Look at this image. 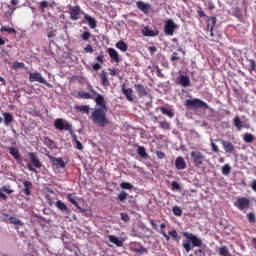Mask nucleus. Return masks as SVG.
<instances>
[{
  "mask_svg": "<svg viewBox=\"0 0 256 256\" xmlns=\"http://www.w3.org/2000/svg\"><path fill=\"white\" fill-rule=\"evenodd\" d=\"M88 91H79L78 99H94L96 105L100 108L92 110L90 119L98 125V127H105L109 125V118H107V104L105 103V97L95 91L93 85H88Z\"/></svg>",
  "mask_w": 256,
  "mask_h": 256,
  "instance_id": "1",
  "label": "nucleus"
},
{
  "mask_svg": "<svg viewBox=\"0 0 256 256\" xmlns=\"http://www.w3.org/2000/svg\"><path fill=\"white\" fill-rule=\"evenodd\" d=\"M182 235L183 237H186L188 240L182 243V247L183 249H185L186 253H189V251H193L194 247L203 246V240H201V238L197 237L195 234L183 232Z\"/></svg>",
  "mask_w": 256,
  "mask_h": 256,
  "instance_id": "2",
  "label": "nucleus"
},
{
  "mask_svg": "<svg viewBox=\"0 0 256 256\" xmlns=\"http://www.w3.org/2000/svg\"><path fill=\"white\" fill-rule=\"evenodd\" d=\"M184 106L187 111H197L198 109H209V104H207V102L199 98L185 100Z\"/></svg>",
  "mask_w": 256,
  "mask_h": 256,
  "instance_id": "3",
  "label": "nucleus"
},
{
  "mask_svg": "<svg viewBox=\"0 0 256 256\" xmlns=\"http://www.w3.org/2000/svg\"><path fill=\"white\" fill-rule=\"evenodd\" d=\"M28 157L31 164H27V169H29L32 173H37L36 169H41V167H43V163H41L39 156H37L35 152H29Z\"/></svg>",
  "mask_w": 256,
  "mask_h": 256,
  "instance_id": "4",
  "label": "nucleus"
},
{
  "mask_svg": "<svg viewBox=\"0 0 256 256\" xmlns=\"http://www.w3.org/2000/svg\"><path fill=\"white\" fill-rule=\"evenodd\" d=\"M190 156L196 167H201V165H203V162L207 160L204 154L201 153V151L199 150H193L190 153Z\"/></svg>",
  "mask_w": 256,
  "mask_h": 256,
  "instance_id": "5",
  "label": "nucleus"
},
{
  "mask_svg": "<svg viewBox=\"0 0 256 256\" xmlns=\"http://www.w3.org/2000/svg\"><path fill=\"white\" fill-rule=\"evenodd\" d=\"M234 207H237L239 211H245V209L251 207V200L245 197H237L234 202Z\"/></svg>",
  "mask_w": 256,
  "mask_h": 256,
  "instance_id": "6",
  "label": "nucleus"
},
{
  "mask_svg": "<svg viewBox=\"0 0 256 256\" xmlns=\"http://www.w3.org/2000/svg\"><path fill=\"white\" fill-rule=\"evenodd\" d=\"M54 127L58 131H72V126L69 122L63 120V118H57L54 121Z\"/></svg>",
  "mask_w": 256,
  "mask_h": 256,
  "instance_id": "7",
  "label": "nucleus"
},
{
  "mask_svg": "<svg viewBox=\"0 0 256 256\" xmlns=\"http://www.w3.org/2000/svg\"><path fill=\"white\" fill-rule=\"evenodd\" d=\"M29 81L30 83H35L36 81L37 83H42L43 85H46V87H51V84L47 82V80H45V78H43V76L39 72H34V73L30 72Z\"/></svg>",
  "mask_w": 256,
  "mask_h": 256,
  "instance_id": "8",
  "label": "nucleus"
},
{
  "mask_svg": "<svg viewBox=\"0 0 256 256\" xmlns=\"http://www.w3.org/2000/svg\"><path fill=\"white\" fill-rule=\"evenodd\" d=\"M69 15L71 21H78V19H81V15H83V10H81V7L79 6H70L69 7Z\"/></svg>",
  "mask_w": 256,
  "mask_h": 256,
  "instance_id": "9",
  "label": "nucleus"
},
{
  "mask_svg": "<svg viewBox=\"0 0 256 256\" xmlns=\"http://www.w3.org/2000/svg\"><path fill=\"white\" fill-rule=\"evenodd\" d=\"M134 89L138 93L139 97H148L149 94L151 93V89L143 86L142 84H135Z\"/></svg>",
  "mask_w": 256,
  "mask_h": 256,
  "instance_id": "10",
  "label": "nucleus"
},
{
  "mask_svg": "<svg viewBox=\"0 0 256 256\" xmlns=\"http://www.w3.org/2000/svg\"><path fill=\"white\" fill-rule=\"evenodd\" d=\"M175 29H177L175 22H173L172 19L166 20L164 27L165 35H173V33H175Z\"/></svg>",
  "mask_w": 256,
  "mask_h": 256,
  "instance_id": "11",
  "label": "nucleus"
},
{
  "mask_svg": "<svg viewBox=\"0 0 256 256\" xmlns=\"http://www.w3.org/2000/svg\"><path fill=\"white\" fill-rule=\"evenodd\" d=\"M122 93L125 95L127 101L133 102L135 98H133V88H127L125 84L122 85Z\"/></svg>",
  "mask_w": 256,
  "mask_h": 256,
  "instance_id": "12",
  "label": "nucleus"
},
{
  "mask_svg": "<svg viewBox=\"0 0 256 256\" xmlns=\"http://www.w3.org/2000/svg\"><path fill=\"white\" fill-rule=\"evenodd\" d=\"M143 37H157L159 35V30H151L149 27H144L141 31Z\"/></svg>",
  "mask_w": 256,
  "mask_h": 256,
  "instance_id": "13",
  "label": "nucleus"
},
{
  "mask_svg": "<svg viewBox=\"0 0 256 256\" xmlns=\"http://www.w3.org/2000/svg\"><path fill=\"white\" fill-rule=\"evenodd\" d=\"M175 167L176 169L183 171V169H187V162H185L183 157L178 156L175 160Z\"/></svg>",
  "mask_w": 256,
  "mask_h": 256,
  "instance_id": "14",
  "label": "nucleus"
},
{
  "mask_svg": "<svg viewBox=\"0 0 256 256\" xmlns=\"http://www.w3.org/2000/svg\"><path fill=\"white\" fill-rule=\"evenodd\" d=\"M55 205L57 209H59V211H62V213H66V215H71V210L67 207L65 203H63V201L57 200Z\"/></svg>",
  "mask_w": 256,
  "mask_h": 256,
  "instance_id": "15",
  "label": "nucleus"
},
{
  "mask_svg": "<svg viewBox=\"0 0 256 256\" xmlns=\"http://www.w3.org/2000/svg\"><path fill=\"white\" fill-rule=\"evenodd\" d=\"M221 144H222V147H223L225 153H230L231 154L235 151V146L230 141L222 140Z\"/></svg>",
  "mask_w": 256,
  "mask_h": 256,
  "instance_id": "16",
  "label": "nucleus"
},
{
  "mask_svg": "<svg viewBox=\"0 0 256 256\" xmlns=\"http://www.w3.org/2000/svg\"><path fill=\"white\" fill-rule=\"evenodd\" d=\"M132 250L135 253H140L141 255H143V253H147V248L143 247V245L140 242H134Z\"/></svg>",
  "mask_w": 256,
  "mask_h": 256,
  "instance_id": "17",
  "label": "nucleus"
},
{
  "mask_svg": "<svg viewBox=\"0 0 256 256\" xmlns=\"http://www.w3.org/2000/svg\"><path fill=\"white\" fill-rule=\"evenodd\" d=\"M136 5H137V8L142 11V13H149V9H151V5L150 4H147L143 1H138L136 2Z\"/></svg>",
  "mask_w": 256,
  "mask_h": 256,
  "instance_id": "18",
  "label": "nucleus"
},
{
  "mask_svg": "<svg viewBox=\"0 0 256 256\" xmlns=\"http://www.w3.org/2000/svg\"><path fill=\"white\" fill-rule=\"evenodd\" d=\"M51 163L55 165V167H60V169H65L66 164L63 161V158L50 157Z\"/></svg>",
  "mask_w": 256,
  "mask_h": 256,
  "instance_id": "19",
  "label": "nucleus"
},
{
  "mask_svg": "<svg viewBox=\"0 0 256 256\" xmlns=\"http://www.w3.org/2000/svg\"><path fill=\"white\" fill-rule=\"evenodd\" d=\"M178 82L180 85H182V87H189V85H191V79L189 78V76L185 75H180L178 77Z\"/></svg>",
  "mask_w": 256,
  "mask_h": 256,
  "instance_id": "20",
  "label": "nucleus"
},
{
  "mask_svg": "<svg viewBox=\"0 0 256 256\" xmlns=\"http://www.w3.org/2000/svg\"><path fill=\"white\" fill-rule=\"evenodd\" d=\"M233 123L238 131H241V129H244L245 127H247L245 123L241 121V118L239 117V115H236L234 117Z\"/></svg>",
  "mask_w": 256,
  "mask_h": 256,
  "instance_id": "21",
  "label": "nucleus"
},
{
  "mask_svg": "<svg viewBox=\"0 0 256 256\" xmlns=\"http://www.w3.org/2000/svg\"><path fill=\"white\" fill-rule=\"evenodd\" d=\"M84 19L87 21L90 29H96L97 28V20L95 18L91 17L88 14H84Z\"/></svg>",
  "mask_w": 256,
  "mask_h": 256,
  "instance_id": "22",
  "label": "nucleus"
},
{
  "mask_svg": "<svg viewBox=\"0 0 256 256\" xmlns=\"http://www.w3.org/2000/svg\"><path fill=\"white\" fill-rule=\"evenodd\" d=\"M108 55L112 61L119 63V53L117 50H115V48H108Z\"/></svg>",
  "mask_w": 256,
  "mask_h": 256,
  "instance_id": "23",
  "label": "nucleus"
},
{
  "mask_svg": "<svg viewBox=\"0 0 256 256\" xmlns=\"http://www.w3.org/2000/svg\"><path fill=\"white\" fill-rule=\"evenodd\" d=\"M3 117H4V125L6 127H9V125H11V123H13V121H15V118L9 112H4Z\"/></svg>",
  "mask_w": 256,
  "mask_h": 256,
  "instance_id": "24",
  "label": "nucleus"
},
{
  "mask_svg": "<svg viewBox=\"0 0 256 256\" xmlns=\"http://www.w3.org/2000/svg\"><path fill=\"white\" fill-rule=\"evenodd\" d=\"M23 185H24V194L27 197H29V195H31V189H33V182L24 180Z\"/></svg>",
  "mask_w": 256,
  "mask_h": 256,
  "instance_id": "25",
  "label": "nucleus"
},
{
  "mask_svg": "<svg viewBox=\"0 0 256 256\" xmlns=\"http://www.w3.org/2000/svg\"><path fill=\"white\" fill-rule=\"evenodd\" d=\"M100 79H101V85L103 87H109V85H111V82H109V78L107 77V72H105V70H103L100 73Z\"/></svg>",
  "mask_w": 256,
  "mask_h": 256,
  "instance_id": "26",
  "label": "nucleus"
},
{
  "mask_svg": "<svg viewBox=\"0 0 256 256\" xmlns=\"http://www.w3.org/2000/svg\"><path fill=\"white\" fill-rule=\"evenodd\" d=\"M206 23L207 29H211V31H213V29H215V25H217V17H207Z\"/></svg>",
  "mask_w": 256,
  "mask_h": 256,
  "instance_id": "27",
  "label": "nucleus"
},
{
  "mask_svg": "<svg viewBox=\"0 0 256 256\" xmlns=\"http://www.w3.org/2000/svg\"><path fill=\"white\" fill-rule=\"evenodd\" d=\"M108 239L110 243H113L116 247H123V242L117 236L109 235Z\"/></svg>",
  "mask_w": 256,
  "mask_h": 256,
  "instance_id": "28",
  "label": "nucleus"
},
{
  "mask_svg": "<svg viewBox=\"0 0 256 256\" xmlns=\"http://www.w3.org/2000/svg\"><path fill=\"white\" fill-rule=\"evenodd\" d=\"M116 49H119V51H122V53H125V51H127V49H129V45H127V43H125V41L120 40L116 43L115 45Z\"/></svg>",
  "mask_w": 256,
  "mask_h": 256,
  "instance_id": "29",
  "label": "nucleus"
},
{
  "mask_svg": "<svg viewBox=\"0 0 256 256\" xmlns=\"http://www.w3.org/2000/svg\"><path fill=\"white\" fill-rule=\"evenodd\" d=\"M9 153L10 155H12V157H14V159H16V161H21V154L19 153V149L15 147H10Z\"/></svg>",
  "mask_w": 256,
  "mask_h": 256,
  "instance_id": "30",
  "label": "nucleus"
},
{
  "mask_svg": "<svg viewBox=\"0 0 256 256\" xmlns=\"http://www.w3.org/2000/svg\"><path fill=\"white\" fill-rule=\"evenodd\" d=\"M232 15H234L236 19H239V21H243V12L241 11V8L239 7L232 8Z\"/></svg>",
  "mask_w": 256,
  "mask_h": 256,
  "instance_id": "31",
  "label": "nucleus"
},
{
  "mask_svg": "<svg viewBox=\"0 0 256 256\" xmlns=\"http://www.w3.org/2000/svg\"><path fill=\"white\" fill-rule=\"evenodd\" d=\"M162 115H167V117H169L170 119H173L175 117V113H173V110L171 109H167L166 107H160L159 108Z\"/></svg>",
  "mask_w": 256,
  "mask_h": 256,
  "instance_id": "32",
  "label": "nucleus"
},
{
  "mask_svg": "<svg viewBox=\"0 0 256 256\" xmlns=\"http://www.w3.org/2000/svg\"><path fill=\"white\" fill-rule=\"evenodd\" d=\"M67 199H68V201H69L72 205H74L75 207H77V209H81V207L79 206V202H77V200H75V199H76L75 193H70V194H68Z\"/></svg>",
  "mask_w": 256,
  "mask_h": 256,
  "instance_id": "33",
  "label": "nucleus"
},
{
  "mask_svg": "<svg viewBox=\"0 0 256 256\" xmlns=\"http://www.w3.org/2000/svg\"><path fill=\"white\" fill-rule=\"evenodd\" d=\"M82 41H89L91 39V32L89 31V28L84 27V32L81 34Z\"/></svg>",
  "mask_w": 256,
  "mask_h": 256,
  "instance_id": "34",
  "label": "nucleus"
},
{
  "mask_svg": "<svg viewBox=\"0 0 256 256\" xmlns=\"http://www.w3.org/2000/svg\"><path fill=\"white\" fill-rule=\"evenodd\" d=\"M72 141L76 143V149H78V151H83V144L81 143V141H79V139H77V135H72Z\"/></svg>",
  "mask_w": 256,
  "mask_h": 256,
  "instance_id": "35",
  "label": "nucleus"
},
{
  "mask_svg": "<svg viewBox=\"0 0 256 256\" xmlns=\"http://www.w3.org/2000/svg\"><path fill=\"white\" fill-rule=\"evenodd\" d=\"M168 235H171L172 239L176 241V243H179L181 241V236L177 233V230H172L168 232Z\"/></svg>",
  "mask_w": 256,
  "mask_h": 256,
  "instance_id": "36",
  "label": "nucleus"
},
{
  "mask_svg": "<svg viewBox=\"0 0 256 256\" xmlns=\"http://www.w3.org/2000/svg\"><path fill=\"white\" fill-rule=\"evenodd\" d=\"M219 255H221V256H231V253H229V248H227V246H221L219 248Z\"/></svg>",
  "mask_w": 256,
  "mask_h": 256,
  "instance_id": "37",
  "label": "nucleus"
},
{
  "mask_svg": "<svg viewBox=\"0 0 256 256\" xmlns=\"http://www.w3.org/2000/svg\"><path fill=\"white\" fill-rule=\"evenodd\" d=\"M243 139H244L245 143H253L255 136H253V134H251V133H245L243 135Z\"/></svg>",
  "mask_w": 256,
  "mask_h": 256,
  "instance_id": "38",
  "label": "nucleus"
},
{
  "mask_svg": "<svg viewBox=\"0 0 256 256\" xmlns=\"http://www.w3.org/2000/svg\"><path fill=\"white\" fill-rule=\"evenodd\" d=\"M13 71H17L18 69H25V63L15 61L12 65Z\"/></svg>",
  "mask_w": 256,
  "mask_h": 256,
  "instance_id": "39",
  "label": "nucleus"
},
{
  "mask_svg": "<svg viewBox=\"0 0 256 256\" xmlns=\"http://www.w3.org/2000/svg\"><path fill=\"white\" fill-rule=\"evenodd\" d=\"M75 109L77 111H82V113H87V114H89V111H91V108L89 107V105L76 106Z\"/></svg>",
  "mask_w": 256,
  "mask_h": 256,
  "instance_id": "40",
  "label": "nucleus"
},
{
  "mask_svg": "<svg viewBox=\"0 0 256 256\" xmlns=\"http://www.w3.org/2000/svg\"><path fill=\"white\" fill-rule=\"evenodd\" d=\"M172 213L176 216V217H181L183 215V210H181V207L179 206H174L172 208Z\"/></svg>",
  "mask_w": 256,
  "mask_h": 256,
  "instance_id": "41",
  "label": "nucleus"
},
{
  "mask_svg": "<svg viewBox=\"0 0 256 256\" xmlns=\"http://www.w3.org/2000/svg\"><path fill=\"white\" fill-rule=\"evenodd\" d=\"M0 31H1L2 33H3V31H4V32L10 33V34H12V35H17V30H16L15 28H7V27H5V26H2L1 29H0Z\"/></svg>",
  "mask_w": 256,
  "mask_h": 256,
  "instance_id": "42",
  "label": "nucleus"
},
{
  "mask_svg": "<svg viewBox=\"0 0 256 256\" xmlns=\"http://www.w3.org/2000/svg\"><path fill=\"white\" fill-rule=\"evenodd\" d=\"M137 153L140 157H147V151L145 150V147L139 146L137 149Z\"/></svg>",
  "mask_w": 256,
  "mask_h": 256,
  "instance_id": "43",
  "label": "nucleus"
},
{
  "mask_svg": "<svg viewBox=\"0 0 256 256\" xmlns=\"http://www.w3.org/2000/svg\"><path fill=\"white\" fill-rule=\"evenodd\" d=\"M248 63H249V69H248V71H249L250 73H253V71L256 70V63H255V60L249 59V60H248Z\"/></svg>",
  "mask_w": 256,
  "mask_h": 256,
  "instance_id": "44",
  "label": "nucleus"
},
{
  "mask_svg": "<svg viewBox=\"0 0 256 256\" xmlns=\"http://www.w3.org/2000/svg\"><path fill=\"white\" fill-rule=\"evenodd\" d=\"M159 127L161 129H165L166 131H169L171 129V125L167 121L159 122Z\"/></svg>",
  "mask_w": 256,
  "mask_h": 256,
  "instance_id": "45",
  "label": "nucleus"
},
{
  "mask_svg": "<svg viewBox=\"0 0 256 256\" xmlns=\"http://www.w3.org/2000/svg\"><path fill=\"white\" fill-rule=\"evenodd\" d=\"M160 229H161V234L163 235V237L166 239V241H171V237H169V235H167V232H165L163 229H165V223H162L160 225Z\"/></svg>",
  "mask_w": 256,
  "mask_h": 256,
  "instance_id": "46",
  "label": "nucleus"
},
{
  "mask_svg": "<svg viewBox=\"0 0 256 256\" xmlns=\"http://www.w3.org/2000/svg\"><path fill=\"white\" fill-rule=\"evenodd\" d=\"M231 173V166L229 164H225L222 167V175H229Z\"/></svg>",
  "mask_w": 256,
  "mask_h": 256,
  "instance_id": "47",
  "label": "nucleus"
},
{
  "mask_svg": "<svg viewBox=\"0 0 256 256\" xmlns=\"http://www.w3.org/2000/svg\"><path fill=\"white\" fill-rule=\"evenodd\" d=\"M204 5L207 7L208 11H213V9H215V4L211 0L206 1Z\"/></svg>",
  "mask_w": 256,
  "mask_h": 256,
  "instance_id": "48",
  "label": "nucleus"
},
{
  "mask_svg": "<svg viewBox=\"0 0 256 256\" xmlns=\"http://www.w3.org/2000/svg\"><path fill=\"white\" fill-rule=\"evenodd\" d=\"M10 223H12V225H21V220H19V218L15 217V216H11L9 218Z\"/></svg>",
  "mask_w": 256,
  "mask_h": 256,
  "instance_id": "49",
  "label": "nucleus"
},
{
  "mask_svg": "<svg viewBox=\"0 0 256 256\" xmlns=\"http://www.w3.org/2000/svg\"><path fill=\"white\" fill-rule=\"evenodd\" d=\"M121 220L124 221V223H129V221L131 220V218L129 217V214L122 212L120 214Z\"/></svg>",
  "mask_w": 256,
  "mask_h": 256,
  "instance_id": "50",
  "label": "nucleus"
},
{
  "mask_svg": "<svg viewBox=\"0 0 256 256\" xmlns=\"http://www.w3.org/2000/svg\"><path fill=\"white\" fill-rule=\"evenodd\" d=\"M129 196V194H127V192L122 191L118 194V199L119 201H125L127 199V197Z\"/></svg>",
  "mask_w": 256,
  "mask_h": 256,
  "instance_id": "51",
  "label": "nucleus"
},
{
  "mask_svg": "<svg viewBox=\"0 0 256 256\" xmlns=\"http://www.w3.org/2000/svg\"><path fill=\"white\" fill-rule=\"evenodd\" d=\"M121 189H133V184L129 182H122L120 184Z\"/></svg>",
  "mask_w": 256,
  "mask_h": 256,
  "instance_id": "52",
  "label": "nucleus"
},
{
  "mask_svg": "<svg viewBox=\"0 0 256 256\" xmlns=\"http://www.w3.org/2000/svg\"><path fill=\"white\" fill-rule=\"evenodd\" d=\"M247 219L251 223H256V217H255V214L253 212H250V213L247 214Z\"/></svg>",
  "mask_w": 256,
  "mask_h": 256,
  "instance_id": "53",
  "label": "nucleus"
},
{
  "mask_svg": "<svg viewBox=\"0 0 256 256\" xmlns=\"http://www.w3.org/2000/svg\"><path fill=\"white\" fill-rule=\"evenodd\" d=\"M171 187L174 191H179V189H181V185H179V182L177 181H172Z\"/></svg>",
  "mask_w": 256,
  "mask_h": 256,
  "instance_id": "54",
  "label": "nucleus"
},
{
  "mask_svg": "<svg viewBox=\"0 0 256 256\" xmlns=\"http://www.w3.org/2000/svg\"><path fill=\"white\" fill-rule=\"evenodd\" d=\"M210 146L213 153H219V147L217 146V144H215L214 142H211Z\"/></svg>",
  "mask_w": 256,
  "mask_h": 256,
  "instance_id": "55",
  "label": "nucleus"
},
{
  "mask_svg": "<svg viewBox=\"0 0 256 256\" xmlns=\"http://www.w3.org/2000/svg\"><path fill=\"white\" fill-rule=\"evenodd\" d=\"M177 55H179L177 52H174L173 54H172V56H171V58H170V61H172V63L173 62H175V61H179V59H181L179 56H177Z\"/></svg>",
  "mask_w": 256,
  "mask_h": 256,
  "instance_id": "56",
  "label": "nucleus"
},
{
  "mask_svg": "<svg viewBox=\"0 0 256 256\" xmlns=\"http://www.w3.org/2000/svg\"><path fill=\"white\" fill-rule=\"evenodd\" d=\"M149 223H150L151 227H152L155 231H157V229H159V226H157V223L155 222V220L149 219Z\"/></svg>",
  "mask_w": 256,
  "mask_h": 256,
  "instance_id": "57",
  "label": "nucleus"
},
{
  "mask_svg": "<svg viewBox=\"0 0 256 256\" xmlns=\"http://www.w3.org/2000/svg\"><path fill=\"white\" fill-rule=\"evenodd\" d=\"M84 52L85 53H93V46L91 44H88L85 48H84Z\"/></svg>",
  "mask_w": 256,
  "mask_h": 256,
  "instance_id": "58",
  "label": "nucleus"
},
{
  "mask_svg": "<svg viewBox=\"0 0 256 256\" xmlns=\"http://www.w3.org/2000/svg\"><path fill=\"white\" fill-rule=\"evenodd\" d=\"M40 7L41 9H47V7H49V2H47L46 0L40 2Z\"/></svg>",
  "mask_w": 256,
  "mask_h": 256,
  "instance_id": "59",
  "label": "nucleus"
},
{
  "mask_svg": "<svg viewBox=\"0 0 256 256\" xmlns=\"http://www.w3.org/2000/svg\"><path fill=\"white\" fill-rule=\"evenodd\" d=\"M197 15H198V17H207V15H205V12L203 11L202 8H199L197 10Z\"/></svg>",
  "mask_w": 256,
  "mask_h": 256,
  "instance_id": "60",
  "label": "nucleus"
},
{
  "mask_svg": "<svg viewBox=\"0 0 256 256\" xmlns=\"http://www.w3.org/2000/svg\"><path fill=\"white\" fill-rule=\"evenodd\" d=\"M2 191H4V193H7L8 195H11V193H14V191L7 188V186H3Z\"/></svg>",
  "mask_w": 256,
  "mask_h": 256,
  "instance_id": "61",
  "label": "nucleus"
},
{
  "mask_svg": "<svg viewBox=\"0 0 256 256\" xmlns=\"http://www.w3.org/2000/svg\"><path fill=\"white\" fill-rule=\"evenodd\" d=\"M158 159H165V153L163 151L156 152Z\"/></svg>",
  "mask_w": 256,
  "mask_h": 256,
  "instance_id": "62",
  "label": "nucleus"
},
{
  "mask_svg": "<svg viewBox=\"0 0 256 256\" xmlns=\"http://www.w3.org/2000/svg\"><path fill=\"white\" fill-rule=\"evenodd\" d=\"M92 69L94 71H99V69H101V64L99 63L92 64Z\"/></svg>",
  "mask_w": 256,
  "mask_h": 256,
  "instance_id": "63",
  "label": "nucleus"
},
{
  "mask_svg": "<svg viewBox=\"0 0 256 256\" xmlns=\"http://www.w3.org/2000/svg\"><path fill=\"white\" fill-rule=\"evenodd\" d=\"M251 189H253L256 192V179H254L250 185Z\"/></svg>",
  "mask_w": 256,
  "mask_h": 256,
  "instance_id": "64",
  "label": "nucleus"
}]
</instances>
